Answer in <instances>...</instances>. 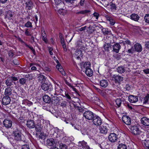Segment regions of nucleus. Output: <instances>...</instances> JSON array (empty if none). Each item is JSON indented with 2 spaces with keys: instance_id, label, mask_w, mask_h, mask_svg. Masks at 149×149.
Instances as JSON below:
<instances>
[{
  "instance_id": "nucleus-40",
  "label": "nucleus",
  "mask_w": 149,
  "mask_h": 149,
  "mask_svg": "<svg viewBox=\"0 0 149 149\" xmlns=\"http://www.w3.org/2000/svg\"><path fill=\"white\" fill-rule=\"evenodd\" d=\"M125 70L124 68L122 66L119 67L117 68V71L118 72L120 73H124Z\"/></svg>"
},
{
  "instance_id": "nucleus-46",
  "label": "nucleus",
  "mask_w": 149,
  "mask_h": 149,
  "mask_svg": "<svg viewBox=\"0 0 149 149\" xmlns=\"http://www.w3.org/2000/svg\"><path fill=\"white\" fill-rule=\"evenodd\" d=\"M60 149H67V146L65 144H61L60 145Z\"/></svg>"
},
{
  "instance_id": "nucleus-60",
  "label": "nucleus",
  "mask_w": 149,
  "mask_h": 149,
  "mask_svg": "<svg viewBox=\"0 0 149 149\" xmlns=\"http://www.w3.org/2000/svg\"><path fill=\"white\" fill-rule=\"evenodd\" d=\"M42 39L43 41H44L45 43H47V36L42 37Z\"/></svg>"
},
{
  "instance_id": "nucleus-55",
  "label": "nucleus",
  "mask_w": 149,
  "mask_h": 149,
  "mask_svg": "<svg viewBox=\"0 0 149 149\" xmlns=\"http://www.w3.org/2000/svg\"><path fill=\"white\" fill-rule=\"evenodd\" d=\"M64 81L65 82V83L69 86L70 87H72V84L69 82L66 79H64Z\"/></svg>"
},
{
  "instance_id": "nucleus-28",
  "label": "nucleus",
  "mask_w": 149,
  "mask_h": 149,
  "mask_svg": "<svg viewBox=\"0 0 149 149\" xmlns=\"http://www.w3.org/2000/svg\"><path fill=\"white\" fill-rule=\"evenodd\" d=\"M43 101L46 103H49L51 101L50 97L47 95H45L42 97Z\"/></svg>"
},
{
  "instance_id": "nucleus-4",
  "label": "nucleus",
  "mask_w": 149,
  "mask_h": 149,
  "mask_svg": "<svg viewBox=\"0 0 149 149\" xmlns=\"http://www.w3.org/2000/svg\"><path fill=\"white\" fill-rule=\"evenodd\" d=\"M41 87L44 91H47L48 92L51 91L52 90V86L50 84L43 83L41 85Z\"/></svg>"
},
{
  "instance_id": "nucleus-24",
  "label": "nucleus",
  "mask_w": 149,
  "mask_h": 149,
  "mask_svg": "<svg viewBox=\"0 0 149 149\" xmlns=\"http://www.w3.org/2000/svg\"><path fill=\"white\" fill-rule=\"evenodd\" d=\"M55 4L57 5V7L60 8L62 6H63L64 4L62 2L61 0H55Z\"/></svg>"
},
{
  "instance_id": "nucleus-31",
  "label": "nucleus",
  "mask_w": 149,
  "mask_h": 149,
  "mask_svg": "<svg viewBox=\"0 0 149 149\" xmlns=\"http://www.w3.org/2000/svg\"><path fill=\"white\" fill-rule=\"evenodd\" d=\"M12 94V89L10 88H6L4 94L6 96H9Z\"/></svg>"
},
{
  "instance_id": "nucleus-16",
  "label": "nucleus",
  "mask_w": 149,
  "mask_h": 149,
  "mask_svg": "<svg viewBox=\"0 0 149 149\" xmlns=\"http://www.w3.org/2000/svg\"><path fill=\"white\" fill-rule=\"evenodd\" d=\"M134 47L135 51L138 52H140L142 50V46L138 43H136L134 45Z\"/></svg>"
},
{
  "instance_id": "nucleus-48",
  "label": "nucleus",
  "mask_w": 149,
  "mask_h": 149,
  "mask_svg": "<svg viewBox=\"0 0 149 149\" xmlns=\"http://www.w3.org/2000/svg\"><path fill=\"white\" fill-rule=\"evenodd\" d=\"M61 8L58 10V12L60 14L64 15L65 14V11L64 10L62 9Z\"/></svg>"
},
{
  "instance_id": "nucleus-53",
  "label": "nucleus",
  "mask_w": 149,
  "mask_h": 149,
  "mask_svg": "<svg viewBox=\"0 0 149 149\" xmlns=\"http://www.w3.org/2000/svg\"><path fill=\"white\" fill-rule=\"evenodd\" d=\"M135 51L134 49L132 47L130 49L127 50V52L129 53H133Z\"/></svg>"
},
{
  "instance_id": "nucleus-7",
  "label": "nucleus",
  "mask_w": 149,
  "mask_h": 149,
  "mask_svg": "<svg viewBox=\"0 0 149 149\" xmlns=\"http://www.w3.org/2000/svg\"><path fill=\"white\" fill-rule=\"evenodd\" d=\"M109 141L111 142H116L118 139L117 135L115 133H111L108 136Z\"/></svg>"
},
{
  "instance_id": "nucleus-2",
  "label": "nucleus",
  "mask_w": 149,
  "mask_h": 149,
  "mask_svg": "<svg viewBox=\"0 0 149 149\" xmlns=\"http://www.w3.org/2000/svg\"><path fill=\"white\" fill-rule=\"evenodd\" d=\"M84 117L86 119L91 120L94 117V114L90 111H85L83 114Z\"/></svg>"
},
{
  "instance_id": "nucleus-25",
  "label": "nucleus",
  "mask_w": 149,
  "mask_h": 149,
  "mask_svg": "<svg viewBox=\"0 0 149 149\" xmlns=\"http://www.w3.org/2000/svg\"><path fill=\"white\" fill-rule=\"evenodd\" d=\"M82 56V52L81 50L79 49L76 50L75 53V56L77 59H79L80 57Z\"/></svg>"
},
{
  "instance_id": "nucleus-51",
  "label": "nucleus",
  "mask_w": 149,
  "mask_h": 149,
  "mask_svg": "<svg viewBox=\"0 0 149 149\" xmlns=\"http://www.w3.org/2000/svg\"><path fill=\"white\" fill-rule=\"evenodd\" d=\"M21 149H30V148L29 145H24L22 146Z\"/></svg>"
},
{
  "instance_id": "nucleus-41",
  "label": "nucleus",
  "mask_w": 149,
  "mask_h": 149,
  "mask_svg": "<svg viewBox=\"0 0 149 149\" xmlns=\"http://www.w3.org/2000/svg\"><path fill=\"white\" fill-rule=\"evenodd\" d=\"M116 81L118 82H120L123 80V78L120 76L117 75L115 77Z\"/></svg>"
},
{
  "instance_id": "nucleus-9",
  "label": "nucleus",
  "mask_w": 149,
  "mask_h": 149,
  "mask_svg": "<svg viewBox=\"0 0 149 149\" xmlns=\"http://www.w3.org/2000/svg\"><path fill=\"white\" fill-rule=\"evenodd\" d=\"M78 146L80 147H81L83 149H92L87 145V142L84 141H79L78 143Z\"/></svg>"
},
{
  "instance_id": "nucleus-13",
  "label": "nucleus",
  "mask_w": 149,
  "mask_h": 149,
  "mask_svg": "<svg viewBox=\"0 0 149 149\" xmlns=\"http://www.w3.org/2000/svg\"><path fill=\"white\" fill-rule=\"evenodd\" d=\"M3 123L4 126L8 128L11 127L12 125V121L9 119H5L3 120Z\"/></svg>"
},
{
  "instance_id": "nucleus-20",
  "label": "nucleus",
  "mask_w": 149,
  "mask_h": 149,
  "mask_svg": "<svg viewBox=\"0 0 149 149\" xmlns=\"http://www.w3.org/2000/svg\"><path fill=\"white\" fill-rule=\"evenodd\" d=\"M113 51L116 53L119 52V50L121 48V46L118 43H117L114 44L113 46Z\"/></svg>"
},
{
  "instance_id": "nucleus-42",
  "label": "nucleus",
  "mask_w": 149,
  "mask_h": 149,
  "mask_svg": "<svg viewBox=\"0 0 149 149\" xmlns=\"http://www.w3.org/2000/svg\"><path fill=\"white\" fill-rule=\"evenodd\" d=\"M144 144L146 149H149V141L145 140Z\"/></svg>"
},
{
  "instance_id": "nucleus-10",
  "label": "nucleus",
  "mask_w": 149,
  "mask_h": 149,
  "mask_svg": "<svg viewBox=\"0 0 149 149\" xmlns=\"http://www.w3.org/2000/svg\"><path fill=\"white\" fill-rule=\"evenodd\" d=\"M122 119L124 123L127 125H130L131 123V119L130 117L127 115H124Z\"/></svg>"
},
{
  "instance_id": "nucleus-14",
  "label": "nucleus",
  "mask_w": 149,
  "mask_h": 149,
  "mask_svg": "<svg viewBox=\"0 0 149 149\" xmlns=\"http://www.w3.org/2000/svg\"><path fill=\"white\" fill-rule=\"evenodd\" d=\"M2 101L3 104L6 105L10 103L11 100L10 97L8 96H6L3 97Z\"/></svg>"
},
{
  "instance_id": "nucleus-26",
  "label": "nucleus",
  "mask_w": 149,
  "mask_h": 149,
  "mask_svg": "<svg viewBox=\"0 0 149 149\" xmlns=\"http://www.w3.org/2000/svg\"><path fill=\"white\" fill-rule=\"evenodd\" d=\"M38 78L39 81L42 83L45 81L46 77L43 74H40L38 75Z\"/></svg>"
},
{
  "instance_id": "nucleus-21",
  "label": "nucleus",
  "mask_w": 149,
  "mask_h": 149,
  "mask_svg": "<svg viewBox=\"0 0 149 149\" xmlns=\"http://www.w3.org/2000/svg\"><path fill=\"white\" fill-rule=\"evenodd\" d=\"M26 125L27 127L30 128H33L35 127V124L34 122L31 120H28Z\"/></svg>"
},
{
  "instance_id": "nucleus-36",
  "label": "nucleus",
  "mask_w": 149,
  "mask_h": 149,
  "mask_svg": "<svg viewBox=\"0 0 149 149\" xmlns=\"http://www.w3.org/2000/svg\"><path fill=\"white\" fill-rule=\"evenodd\" d=\"M102 31L104 35L107 34L110 35L111 34V31H108V29H107L103 28L102 30Z\"/></svg>"
},
{
  "instance_id": "nucleus-38",
  "label": "nucleus",
  "mask_w": 149,
  "mask_h": 149,
  "mask_svg": "<svg viewBox=\"0 0 149 149\" xmlns=\"http://www.w3.org/2000/svg\"><path fill=\"white\" fill-rule=\"evenodd\" d=\"M110 9L112 11H115L116 10L117 7L115 4L112 2L110 3Z\"/></svg>"
},
{
  "instance_id": "nucleus-30",
  "label": "nucleus",
  "mask_w": 149,
  "mask_h": 149,
  "mask_svg": "<svg viewBox=\"0 0 149 149\" xmlns=\"http://www.w3.org/2000/svg\"><path fill=\"white\" fill-rule=\"evenodd\" d=\"M56 68L60 71L63 75L65 76V72L63 71V70L62 68V66L60 64L57 65L56 66Z\"/></svg>"
},
{
  "instance_id": "nucleus-23",
  "label": "nucleus",
  "mask_w": 149,
  "mask_h": 149,
  "mask_svg": "<svg viewBox=\"0 0 149 149\" xmlns=\"http://www.w3.org/2000/svg\"><path fill=\"white\" fill-rule=\"evenodd\" d=\"M76 47L77 48H79L81 49H83V48L84 49V43L81 41L80 40L78 41L76 44Z\"/></svg>"
},
{
  "instance_id": "nucleus-15",
  "label": "nucleus",
  "mask_w": 149,
  "mask_h": 149,
  "mask_svg": "<svg viewBox=\"0 0 149 149\" xmlns=\"http://www.w3.org/2000/svg\"><path fill=\"white\" fill-rule=\"evenodd\" d=\"M129 101L131 103H135L138 100V97L133 95H130L128 97Z\"/></svg>"
},
{
  "instance_id": "nucleus-8",
  "label": "nucleus",
  "mask_w": 149,
  "mask_h": 149,
  "mask_svg": "<svg viewBox=\"0 0 149 149\" xmlns=\"http://www.w3.org/2000/svg\"><path fill=\"white\" fill-rule=\"evenodd\" d=\"M130 129L132 133L134 135H138L141 132L139 128L136 126L132 127Z\"/></svg>"
},
{
  "instance_id": "nucleus-11",
  "label": "nucleus",
  "mask_w": 149,
  "mask_h": 149,
  "mask_svg": "<svg viewBox=\"0 0 149 149\" xmlns=\"http://www.w3.org/2000/svg\"><path fill=\"white\" fill-rule=\"evenodd\" d=\"M100 132L102 134H106L108 131V129L107 124H104L100 127Z\"/></svg>"
},
{
  "instance_id": "nucleus-18",
  "label": "nucleus",
  "mask_w": 149,
  "mask_h": 149,
  "mask_svg": "<svg viewBox=\"0 0 149 149\" xmlns=\"http://www.w3.org/2000/svg\"><path fill=\"white\" fill-rule=\"evenodd\" d=\"M115 37H113V40L114 39V38H115ZM110 43H106L104 44V49L105 51H109V48H110L111 47V45L110 43H113L114 42V40H111L110 41Z\"/></svg>"
},
{
  "instance_id": "nucleus-6",
  "label": "nucleus",
  "mask_w": 149,
  "mask_h": 149,
  "mask_svg": "<svg viewBox=\"0 0 149 149\" xmlns=\"http://www.w3.org/2000/svg\"><path fill=\"white\" fill-rule=\"evenodd\" d=\"M93 122L94 124L97 126L100 125L102 123L101 118L98 116H94L93 118Z\"/></svg>"
},
{
  "instance_id": "nucleus-62",
  "label": "nucleus",
  "mask_w": 149,
  "mask_h": 149,
  "mask_svg": "<svg viewBox=\"0 0 149 149\" xmlns=\"http://www.w3.org/2000/svg\"><path fill=\"white\" fill-rule=\"evenodd\" d=\"M28 29H26L25 32V34L27 36H30L31 35L30 33L28 31Z\"/></svg>"
},
{
  "instance_id": "nucleus-50",
  "label": "nucleus",
  "mask_w": 149,
  "mask_h": 149,
  "mask_svg": "<svg viewBox=\"0 0 149 149\" xmlns=\"http://www.w3.org/2000/svg\"><path fill=\"white\" fill-rule=\"evenodd\" d=\"M59 37L61 44L65 43L64 38H63L62 35L60 34Z\"/></svg>"
},
{
  "instance_id": "nucleus-64",
  "label": "nucleus",
  "mask_w": 149,
  "mask_h": 149,
  "mask_svg": "<svg viewBox=\"0 0 149 149\" xmlns=\"http://www.w3.org/2000/svg\"><path fill=\"white\" fill-rule=\"evenodd\" d=\"M105 17L106 19L108 21H110L111 20V19H112V18L110 17L108 15H106L105 16Z\"/></svg>"
},
{
  "instance_id": "nucleus-54",
  "label": "nucleus",
  "mask_w": 149,
  "mask_h": 149,
  "mask_svg": "<svg viewBox=\"0 0 149 149\" xmlns=\"http://www.w3.org/2000/svg\"><path fill=\"white\" fill-rule=\"evenodd\" d=\"M123 42L124 44H127L130 45L131 44L130 41L128 40H126Z\"/></svg>"
},
{
  "instance_id": "nucleus-39",
  "label": "nucleus",
  "mask_w": 149,
  "mask_h": 149,
  "mask_svg": "<svg viewBox=\"0 0 149 149\" xmlns=\"http://www.w3.org/2000/svg\"><path fill=\"white\" fill-rule=\"evenodd\" d=\"M118 149H127V147L125 144L121 143L118 145Z\"/></svg>"
},
{
  "instance_id": "nucleus-19",
  "label": "nucleus",
  "mask_w": 149,
  "mask_h": 149,
  "mask_svg": "<svg viewBox=\"0 0 149 149\" xmlns=\"http://www.w3.org/2000/svg\"><path fill=\"white\" fill-rule=\"evenodd\" d=\"M14 13L10 10H8L6 11L5 15V18L10 20L12 19V17L14 15Z\"/></svg>"
},
{
  "instance_id": "nucleus-17",
  "label": "nucleus",
  "mask_w": 149,
  "mask_h": 149,
  "mask_svg": "<svg viewBox=\"0 0 149 149\" xmlns=\"http://www.w3.org/2000/svg\"><path fill=\"white\" fill-rule=\"evenodd\" d=\"M142 124L146 126H149V118L146 117H143L141 119Z\"/></svg>"
},
{
  "instance_id": "nucleus-63",
  "label": "nucleus",
  "mask_w": 149,
  "mask_h": 149,
  "mask_svg": "<svg viewBox=\"0 0 149 149\" xmlns=\"http://www.w3.org/2000/svg\"><path fill=\"white\" fill-rule=\"evenodd\" d=\"M28 47L33 52V53L35 55V50H34V49H33V47H30V46H28Z\"/></svg>"
},
{
  "instance_id": "nucleus-32",
  "label": "nucleus",
  "mask_w": 149,
  "mask_h": 149,
  "mask_svg": "<svg viewBox=\"0 0 149 149\" xmlns=\"http://www.w3.org/2000/svg\"><path fill=\"white\" fill-rule=\"evenodd\" d=\"M91 11L89 10H84L76 13L77 14L85 15L90 12Z\"/></svg>"
},
{
  "instance_id": "nucleus-3",
  "label": "nucleus",
  "mask_w": 149,
  "mask_h": 149,
  "mask_svg": "<svg viewBox=\"0 0 149 149\" xmlns=\"http://www.w3.org/2000/svg\"><path fill=\"white\" fill-rule=\"evenodd\" d=\"M13 135L14 139L17 141H20L21 139V133L18 130H15L13 132Z\"/></svg>"
},
{
  "instance_id": "nucleus-35",
  "label": "nucleus",
  "mask_w": 149,
  "mask_h": 149,
  "mask_svg": "<svg viewBox=\"0 0 149 149\" xmlns=\"http://www.w3.org/2000/svg\"><path fill=\"white\" fill-rule=\"evenodd\" d=\"M48 145L49 146H52L55 143L54 139L52 138H50L48 139L47 141Z\"/></svg>"
},
{
  "instance_id": "nucleus-12",
  "label": "nucleus",
  "mask_w": 149,
  "mask_h": 149,
  "mask_svg": "<svg viewBox=\"0 0 149 149\" xmlns=\"http://www.w3.org/2000/svg\"><path fill=\"white\" fill-rule=\"evenodd\" d=\"M51 95L53 102L55 104H58L61 100V97H58L52 94H51Z\"/></svg>"
},
{
  "instance_id": "nucleus-29",
  "label": "nucleus",
  "mask_w": 149,
  "mask_h": 149,
  "mask_svg": "<svg viewBox=\"0 0 149 149\" xmlns=\"http://www.w3.org/2000/svg\"><path fill=\"white\" fill-rule=\"evenodd\" d=\"M143 104H149V94H147L143 98Z\"/></svg>"
},
{
  "instance_id": "nucleus-44",
  "label": "nucleus",
  "mask_w": 149,
  "mask_h": 149,
  "mask_svg": "<svg viewBox=\"0 0 149 149\" xmlns=\"http://www.w3.org/2000/svg\"><path fill=\"white\" fill-rule=\"evenodd\" d=\"M116 104L119 107L122 103V100L120 99H117L116 100Z\"/></svg>"
},
{
  "instance_id": "nucleus-58",
  "label": "nucleus",
  "mask_w": 149,
  "mask_h": 149,
  "mask_svg": "<svg viewBox=\"0 0 149 149\" xmlns=\"http://www.w3.org/2000/svg\"><path fill=\"white\" fill-rule=\"evenodd\" d=\"M9 78L12 80V81H15L18 80L17 78L15 77H9Z\"/></svg>"
},
{
  "instance_id": "nucleus-45",
  "label": "nucleus",
  "mask_w": 149,
  "mask_h": 149,
  "mask_svg": "<svg viewBox=\"0 0 149 149\" xmlns=\"http://www.w3.org/2000/svg\"><path fill=\"white\" fill-rule=\"evenodd\" d=\"M25 26L27 27H32V23L29 21L27 23H25L24 25Z\"/></svg>"
},
{
  "instance_id": "nucleus-5",
  "label": "nucleus",
  "mask_w": 149,
  "mask_h": 149,
  "mask_svg": "<svg viewBox=\"0 0 149 149\" xmlns=\"http://www.w3.org/2000/svg\"><path fill=\"white\" fill-rule=\"evenodd\" d=\"M26 8L29 10L33 7V4L31 0H24Z\"/></svg>"
},
{
  "instance_id": "nucleus-27",
  "label": "nucleus",
  "mask_w": 149,
  "mask_h": 149,
  "mask_svg": "<svg viewBox=\"0 0 149 149\" xmlns=\"http://www.w3.org/2000/svg\"><path fill=\"white\" fill-rule=\"evenodd\" d=\"M100 85L102 87H106L108 85V82L105 79H102L100 81Z\"/></svg>"
},
{
  "instance_id": "nucleus-49",
  "label": "nucleus",
  "mask_w": 149,
  "mask_h": 149,
  "mask_svg": "<svg viewBox=\"0 0 149 149\" xmlns=\"http://www.w3.org/2000/svg\"><path fill=\"white\" fill-rule=\"evenodd\" d=\"M145 22L148 23H149V14L146 15L144 17Z\"/></svg>"
},
{
  "instance_id": "nucleus-33",
  "label": "nucleus",
  "mask_w": 149,
  "mask_h": 149,
  "mask_svg": "<svg viewBox=\"0 0 149 149\" xmlns=\"http://www.w3.org/2000/svg\"><path fill=\"white\" fill-rule=\"evenodd\" d=\"M91 100L93 102L97 104H99V102H100V100L95 95H93L91 97Z\"/></svg>"
},
{
  "instance_id": "nucleus-37",
  "label": "nucleus",
  "mask_w": 149,
  "mask_h": 149,
  "mask_svg": "<svg viewBox=\"0 0 149 149\" xmlns=\"http://www.w3.org/2000/svg\"><path fill=\"white\" fill-rule=\"evenodd\" d=\"M5 83L6 85L9 86H10L13 84L12 81L9 77L6 80Z\"/></svg>"
},
{
  "instance_id": "nucleus-57",
  "label": "nucleus",
  "mask_w": 149,
  "mask_h": 149,
  "mask_svg": "<svg viewBox=\"0 0 149 149\" xmlns=\"http://www.w3.org/2000/svg\"><path fill=\"white\" fill-rule=\"evenodd\" d=\"M99 15V14L96 12H95L93 14L94 16L96 17L97 19H98Z\"/></svg>"
},
{
  "instance_id": "nucleus-22",
  "label": "nucleus",
  "mask_w": 149,
  "mask_h": 149,
  "mask_svg": "<svg viewBox=\"0 0 149 149\" xmlns=\"http://www.w3.org/2000/svg\"><path fill=\"white\" fill-rule=\"evenodd\" d=\"M140 17L136 14L133 13L130 16V18L134 21L137 22L139 19Z\"/></svg>"
},
{
  "instance_id": "nucleus-61",
  "label": "nucleus",
  "mask_w": 149,
  "mask_h": 149,
  "mask_svg": "<svg viewBox=\"0 0 149 149\" xmlns=\"http://www.w3.org/2000/svg\"><path fill=\"white\" fill-rule=\"evenodd\" d=\"M67 104V102L65 101H62L60 105L61 106L65 107L66 106Z\"/></svg>"
},
{
  "instance_id": "nucleus-59",
  "label": "nucleus",
  "mask_w": 149,
  "mask_h": 149,
  "mask_svg": "<svg viewBox=\"0 0 149 149\" xmlns=\"http://www.w3.org/2000/svg\"><path fill=\"white\" fill-rule=\"evenodd\" d=\"M109 22V24L112 25H114L115 23L114 20L112 18Z\"/></svg>"
},
{
  "instance_id": "nucleus-1",
  "label": "nucleus",
  "mask_w": 149,
  "mask_h": 149,
  "mask_svg": "<svg viewBox=\"0 0 149 149\" xmlns=\"http://www.w3.org/2000/svg\"><path fill=\"white\" fill-rule=\"evenodd\" d=\"M91 66L89 63H85L83 66L81 67V70L85 71L86 74L88 77H91L93 74V70L90 68Z\"/></svg>"
},
{
  "instance_id": "nucleus-43",
  "label": "nucleus",
  "mask_w": 149,
  "mask_h": 149,
  "mask_svg": "<svg viewBox=\"0 0 149 149\" xmlns=\"http://www.w3.org/2000/svg\"><path fill=\"white\" fill-rule=\"evenodd\" d=\"M26 82V79L24 78H21L19 80V83L22 85L24 84Z\"/></svg>"
},
{
  "instance_id": "nucleus-34",
  "label": "nucleus",
  "mask_w": 149,
  "mask_h": 149,
  "mask_svg": "<svg viewBox=\"0 0 149 149\" xmlns=\"http://www.w3.org/2000/svg\"><path fill=\"white\" fill-rule=\"evenodd\" d=\"M55 90L56 91L59 93H62L63 92L61 86H59L58 84H57L55 86Z\"/></svg>"
},
{
  "instance_id": "nucleus-56",
  "label": "nucleus",
  "mask_w": 149,
  "mask_h": 149,
  "mask_svg": "<svg viewBox=\"0 0 149 149\" xmlns=\"http://www.w3.org/2000/svg\"><path fill=\"white\" fill-rule=\"evenodd\" d=\"M87 28L86 26H85L84 27H82L78 29V31H81L85 30Z\"/></svg>"
},
{
  "instance_id": "nucleus-52",
  "label": "nucleus",
  "mask_w": 149,
  "mask_h": 149,
  "mask_svg": "<svg viewBox=\"0 0 149 149\" xmlns=\"http://www.w3.org/2000/svg\"><path fill=\"white\" fill-rule=\"evenodd\" d=\"M48 50L50 54L51 55H52L53 54V53L52 52V51L53 50V48L52 47H48Z\"/></svg>"
},
{
  "instance_id": "nucleus-47",
  "label": "nucleus",
  "mask_w": 149,
  "mask_h": 149,
  "mask_svg": "<svg viewBox=\"0 0 149 149\" xmlns=\"http://www.w3.org/2000/svg\"><path fill=\"white\" fill-rule=\"evenodd\" d=\"M41 36L42 37L47 36L44 28L43 27L41 28Z\"/></svg>"
}]
</instances>
